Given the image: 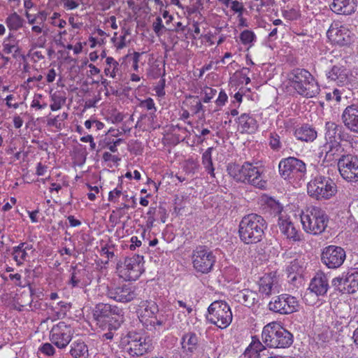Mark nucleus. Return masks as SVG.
<instances>
[{
    "instance_id": "nucleus-7",
    "label": "nucleus",
    "mask_w": 358,
    "mask_h": 358,
    "mask_svg": "<svg viewBox=\"0 0 358 358\" xmlns=\"http://www.w3.org/2000/svg\"><path fill=\"white\" fill-rule=\"evenodd\" d=\"M278 170L280 176L290 182L304 179L307 171L306 164L294 157L281 159L278 164Z\"/></svg>"
},
{
    "instance_id": "nucleus-32",
    "label": "nucleus",
    "mask_w": 358,
    "mask_h": 358,
    "mask_svg": "<svg viewBox=\"0 0 358 358\" xmlns=\"http://www.w3.org/2000/svg\"><path fill=\"white\" fill-rule=\"evenodd\" d=\"M199 338L194 332H188L182 338V348L184 351L193 353L198 348Z\"/></svg>"
},
{
    "instance_id": "nucleus-29",
    "label": "nucleus",
    "mask_w": 358,
    "mask_h": 358,
    "mask_svg": "<svg viewBox=\"0 0 358 358\" xmlns=\"http://www.w3.org/2000/svg\"><path fill=\"white\" fill-rule=\"evenodd\" d=\"M248 166V162H244L242 165L230 163L227 165V171L228 174L234 180L238 182L244 183L246 180V171Z\"/></svg>"
},
{
    "instance_id": "nucleus-27",
    "label": "nucleus",
    "mask_w": 358,
    "mask_h": 358,
    "mask_svg": "<svg viewBox=\"0 0 358 358\" xmlns=\"http://www.w3.org/2000/svg\"><path fill=\"white\" fill-rule=\"evenodd\" d=\"M355 8V0H334L330 5L331 10L339 15H351Z\"/></svg>"
},
{
    "instance_id": "nucleus-10",
    "label": "nucleus",
    "mask_w": 358,
    "mask_h": 358,
    "mask_svg": "<svg viewBox=\"0 0 358 358\" xmlns=\"http://www.w3.org/2000/svg\"><path fill=\"white\" fill-rule=\"evenodd\" d=\"M126 351L133 357L142 356L153 348L152 341L149 336L136 331L128 333Z\"/></svg>"
},
{
    "instance_id": "nucleus-3",
    "label": "nucleus",
    "mask_w": 358,
    "mask_h": 358,
    "mask_svg": "<svg viewBox=\"0 0 358 358\" xmlns=\"http://www.w3.org/2000/svg\"><path fill=\"white\" fill-rule=\"evenodd\" d=\"M301 223L303 231L313 236L322 234L327 229L329 218L320 207L310 206L302 211Z\"/></svg>"
},
{
    "instance_id": "nucleus-26",
    "label": "nucleus",
    "mask_w": 358,
    "mask_h": 358,
    "mask_svg": "<svg viewBox=\"0 0 358 358\" xmlns=\"http://www.w3.org/2000/svg\"><path fill=\"white\" fill-rule=\"evenodd\" d=\"M348 70L343 66H334L327 73V78L338 85H344L348 83Z\"/></svg>"
},
{
    "instance_id": "nucleus-53",
    "label": "nucleus",
    "mask_w": 358,
    "mask_h": 358,
    "mask_svg": "<svg viewBox=\"0 0 358 358\" xmlns=\"http://www.w3.org/2000/svg\"><path fill=\"white\" fill-rule=\"evenodd\" d=\"M231 9L235 13H242L243 10V6L242 3L239 2L237 0L232 1L230 3Z\"/></svg>"
},
{
    "instance_id": "nucleus-13",
    "label": "nucleus",
    "mask_w": 358,
    "mask_h": 358,
    "mask_svg": "<svg viewBox=\"0 0 358 358\" xmlns=\"http://www.w3.org/2000/svg\"><path fill=\"white\" fill-rule=\"evenodd\" d=\"M73 336V330L71 326L64 322L55 324L50 331V341L59 349L66 348Z\"/></svg>"
},
{
    "instance_id": "nucleus-15",
    "label": "nucleus",
    "mask_w": 358,
    "mask_h": 358,
    "mask_svg": "<svg viewBox=\"0 0 358 358\" xmlns=\"http://www.w3.org/2000/svg\"><path fill=\"white\" fill-rule=\"evenodd\" d=\"M341 176L347 181H358V158L352 155H343L338 160Z\"/></svg>"
},
{
    "instance_id": "nucleus-50",
    "label": "nucleus",
    "mask_w": 358,
    "mask_h": 358,
    "mask_svg": "<svg viewBox=\"0 0 358 358\" xmlns=\"http://www.w3.org/2000/svg\"><path fill=\"white\" fill-rule=\"evenodd\" d=\"M217 90L215 89H213L211 87H206L204 89V97L203 99V101L204 103H208L216 94Z\"/></svg>"
},
{
    "instance_id": "nucleus-41",
    "label": "nucleus",
    "mask_w": 358,
    "mask_h": 358,
    "mask_svg": "<svg viewBox=\"0 0 358 358\" xmlns=\"http://www.w3.org/2000/svg\"><path fill=\"white\" fill-rule=\"evenodd\" d=\"M266 206L270 208L271 213L275 215H279L282 210L280 203L272 198L267 199Z\"/></svg>"
},
{
    "instance_id": "nucleus-61",
    "label": "nucleus",
    "mask_w": 358,
    "mask_h": 358,
    "mask_svg": "<svg viewBox=\"0 0 358 358\" xmlns=\"http://www.w3.org/2000/svg\"><path fill=\"white\" fill-rule=\"evenodd\" d=\"M42 95L41 94H36L34 96V99L31 102V106L32 108H37L38 109H41L40 99L42 98Z\"/></svg>"
},
{
    "instance_id": "nucleus-34",
    "label": "nucleus",
    "mask_w": 358,
    "mask_h": 358,
    "mask_svg": "<svg viewBox=\"0 0 358 358\" xmlns=\"http://www.w3.org/2000/svg\"><path fill=\"white\" fill-rule=\"evenodd\" d=\"M306 267V262L303 257H299L292 261L289 266L287 267V271L289 274L292 273H302Z\"/></svg>"
},
{
    "instance_id": "nucleus-39",
    "label": "nucleus",
    "mask_w": 358,
    "mask_h": 358,
    "mask_svg": "<svg viewBox=\"0 0 358 358\" xmlns=\"http://www.w3.org/2000/svg\"><path fill=\"white\" fill-rule=\"evenodd\" d=\"M266 350V348L263 345V344L259 341L255 340L252 341L250 345L245 350V353H250V352H254L255 353V357H259V353Z\"/></svg>"
},
{
    "instance_id": "nucleus-12",
    "label": "nucleus",
    "mask_w": 358,
    "mask_h": 358,
    "mask_svg": "<svg viewBox=\"0 0 358 358\" xmlns=\"http://www.w3.org/2000/svg\"><path fill=\"white\" fill-rule=\"evenodd\" d=\"M143 257L134 255L124 259L122 265L117 268L119 275L125 280H136L143 273L142 260Z\"/></svg>"
},
{
    "instance_id": "nucleus-2",
    "label": "nucleus",
    "mask_w": 358,
    "mask_h": 358,
    "mask_svg": "<svg viewBox=\"0 0 358 358\" xmlns=\"http://www.w3.org/2000/svg\"><path fill=\"white\" fill-rule=\"evenodd\" d=\"M266 228V222L262 216L251 213L245 215L241 220L238 236L245 244H255L263 239Z\"/></svg>"
},
{
    "instance_id": "nucleus-30",
    "label": "nucleus",
    "mask_w": 358,
    "mask_h": 358,
    "mask_svg": "<svg viewBox=\"0 0 358 358\" xmlns=\"http://www.w3.org/2000/svg\"><path fill=\"white\" fill-rule=\"evenodd\" d=\"M358 289V268L351 269L344 279L343 292L352 294Z\"/></svg>"
},
{
    "instance_id": "nucleus-60",
    "label": "nucleus",
    "mask_w": 358,
    "mask_h": 358,
    "mask_svg": "<svg viewBox=\"0 0 358 358\" xmlns=\"http://www.w3.org/2000/svg\"><path fill=\"white\" fill-rule=\"evenodd\" d=\"M64 2V7L69 10H73L77 8L79 4L74 0H62Z\"/></svg>"
},
{
    "instance_id": "nucleus-37",
    "label": "nucleus",
    "mask_w": 358,
    "mask_h": 358,
    "mask_svg": "<svg viewBox=\"0 0 358 358\" xmlns=\"http://www.w3.org/2000/svg\"><path fill=\"white\" fill-rule=\"evenodd\" d=\"M85 273V270L76 269V268H73V271L71 275V278L69 280V285L72 286V287H81L84 285L82 282V276Z\"/></svg>"
},
{
    "instance_id": "nucleus-62",
    "label": "nucleus",
    "mask_w": 358,
    "mask_h": 358,
    "mask_svg": "<svg viewBox=\"0 0 358 358\" xmlns=\"http://www.w3.org/2000/svg\"><path fill=\"white\" fill-rule=\"evenodd\" d=\"M332 284L334 287H337L342 291V289L344 287V279L341 278H335L332 280Z\"/></svg>"
},
{
    "instance_id": "nucleus-51",
    "label": "nucleus",
    "mask_w": 358,
    "mask_h": 358,
    "mask_svg": "<svg viewBox=\"0 0 358 358\" xmlns=\"http://www.w3.org/2000/svg\"><path fill=\"white\" fill-rule=\"evenodd\" d=\"M140 106L145 108L148 110H153L154 112L157 110L154 101L151 98H148L142 101L140 103Z\"/></svg>"
},
{
    "instance_id": "nucleus-46",
    "label": "nucleus",
    "mask_w": 358,
    "mask_h": 358,
    "mask_svg": "<svg viewBox=\"0 0 358 358\" xmlns=\"http://www.w3.org/2000/svg\"><path fill=\"white\" fill-rule=\"evenodd\" d=\"M255 293L249 291L242 293L243 302L245 306L250 307L255 303Z\"/></svg>"
},
{
    "instance_id": "nucleus-9",
    "label": "nucleus",
    "mask_w": 358,
    "mask_h": 358,
    "mask_svg": "<svg viewBox=\"0 0 358 358\" xmlns=\"http://www.w3.org/2000/svg\"><path fill=\"white\" fill-rule=\"evenodd\" d=\"M192 261L196 272L210 273L216 262L213 252L205 245L197 246L192 252Z\"/></svg>"
},
{
    "instance_id": "nucleus-57",
    "label": "nucleus",
    "mask_w": 358,
    "mask_h": 358,
    "mask_svg": "<svg viewBox=\"0 0 358 358\" xmlns=\"http://www.w3.org/2000/svg\"><path fill=\"white\" fill-rule=\"evenodd\" d=\"M227 101V94L223 91L221 90L219 93V96L216 100V103L217 106H223L226 101Z\"/></svg>"
},
{
    "instance_id": "nucleus-54",
    "label": "nucleus",
    "mask_w": 358,
    "mask_h": 358,
    "mask_svg": "<svg viewBox=\"0 0 358 358\" xmlns=\"http://www.w3.org/2000/svg\"><path fill=\"white\" fill-rule=\"evenodd\" d=\"M144 52H134L133 54V69L135 71H138V62L140 61L141 56Z\"/></svg>"
},
{
    "instance_id": "nucleus-17",
    "label": "nucleus",
    "mask_w": 358,
    "mask_h": 358,
    "mask_svg": "<svg viewBox=\"0 0 358 358\" xmlns=\"http://www.w3.org/2000/svg\"><path fill=\"white\" fill-rule=\"evenodd\" d=\"M106 295L117 302L128 303L134 300L137 294L134 286L130 284H122L108 287Z\"/></svg>"
},
{
    "instance_id": "nucleus-19",
    "label": "nucleus",
    "mask_w": 358,
    "mask_h": 358,
    "mask_svg": "<svg viewBox=\"0 0 358 358\" xmlns=\"http://www.w3.org/2000/svg\"><path fill=\"white\" fill-rule=\"evenodd\" d=\"M245 176L247 178L244 181L245 184L251 185L259 189H264L266 187V180L264 178L263 171L260 167L248 162Z\"/></svg>"
},
{
    "instance_id": "nucleus-49",
    "label": "nucleus",
    "mask_w": 358,
    "mask_h": 358,
    "mask_svg": "<svg viewBox=\"0 0 358 358\" xmlns=\"http://www.w3.org/2000/svg\"><path fill=\"white\" fill-rule=\"evenodd\" d=\"M148 75L152 78H158L162 75H164V72H162V69L159 64H153L148 71Z\"/></svg>"
},
{
    "instance_id": "nucleus-14",
    "label": "nucleus",
    "mask_w": 358,
    "mask_h": 358,
    "mask_svg": "<svg viewBox=\"0 0 358 358\" xmlns=\"http://www.w3.org/2000/svg\"><path fill=\"white\" fill-rule=\"evenodd\" d=\"M346 258L345 250L337 245H330L323 248L322 262L329 268L336 269L343 265Z\"/></svg>"
},
{
    "instance_id": "nucleus-59",
    "label": "nucleus",
    "mask_w": 358,
    "mask_h": 358,
    "mask_svg": "<svg viewBox=\"0 0 358 358\" xmlns=\"http://www.w3.org/2000/svg\"><path fill=\"white\" fill-rule=\"evenodd\" d=\"M101 85L105 87L106 90V94L109 93L114 94L117 92V91L114 88L110 86V82L108 81L106 79H103L101 80Z\"/></svg>"
},
{
    "instance_id": "nucleus-52",
    "label": "nucleus",
    "mask_w": 358,
    "mask_h": 358,
    "mask_svg": "<svg viewBox=\"0 0 358 358\" xmlns=\"http://www.w3.org/2000/svg\"><path fill=\"white\" fill-rule=\"evenodd\" d=\"M104 73L106 76L115 78L116 76L119 73V66H106L104 69Z\"/></svg>"
},
{
    "instance_id": "nucleus-21",
    "label": "nucleus",
    "mask_w": 358,
    "mask_h": 358,
    "mask_svg": "<svg viewBox=\"0 0 358 358\" xmlns=\"http://www.w3.org/2000/svg\"><path fill=\"white\" fill-rule=\"evenodd\" d=\"M278 225L281 233L283 234L287 238L294 242L303 241V234L296 229L289 217L282 215L279 216Z\"/></svg>"
},
{
    "instance_id": "nucleus-45",
    "label": "nucleus",
    "mask_w": 358,
    "mask_h": 358,
    "mask_svg": "<svg viewBox=\"0 0 358 358\" xmlns=\"http://www.w3.org/2000/svg\"><path fill=\"white\" fill-rule=\"evenodd\" d=\"M152 29L157 36H160L163 34V31L166 27L163 24L162 20L160 17H157L152 24Z\"/></svg>"
},
{
    "instance_id": "nucleus-44",
    "label": "nucleus",
    "mask_w": 358,
    "mask_h": 358,
    "mask_svg": "<svg viewBox=\"0 0 358 358\" xmlns=\"http://www.w3.org/2000/svg\"><path fill=\"white\" fill-rule=\"evenodd\" d=\"M38 352L45 356H52L55 353V349L52 343H45L43 344L38 349Z\"/></svg>"
},
{
    "instance_id": "nucleus-16",
    "label": "nucleus",
    "mask_w": 358,
    "mask_h": 358,
    "mask_svg": "<svg viewBox=\"0 0 358 358\" xmlns=\"http://www.w3.org/2000/svg\"><path fill=\"white\" fill-rule=\"evenodd\" d=\"M299 302L297 299L289 294L275 296L268 303L270 310L280 314H291L297 311Z\"/></svg>"
},
{
    "instance_id": "nucleus-20",
    "label": "nucleus",
    "mask_w": 358,
    "mask_h": 358,
    "mask_svg": "<svg viewBox=\"0 0 358 358\" xmlns=\"http://www.w3.org/2000/svg\"><path fill=\"white\" fill-rule=\"evenodd\" d=\"M341 119L348 129L358 134V103L347 106L342 113Z\"/></svg>"
},
{
    "instance_id": "nucleus-4",
    "label": "nucleus",
    "mask_w": 358,
    "mask_h": 358,
    "mask_svg": "<svg viewBox=\"0 0 358 358\" xmlns=\"http://www.w3.org/2000/svg\"><path fill=\"white\" fill-rule=\"evenodd\" d=\"M262 338L265 345L272 348H288L294 342L292 334L275 322L264 326Z\"/></svg>"
},
{
    "instance_id": "nucleus-11",
    "label": "nucleus",
    "mask_w": 358,
    "mask_h": 358,
    "mask_svg": "<svg viewBox=\"0 0 358 358\" xmlns=\"http://www.w3.org/2000/svg\"><path fill=\"white\" fill-rule=\"evenodd\" d=\"M158 312L157 304L152 300L141 301L137 309V315L140 321L147 327L163 325V319L157 315Z\"/></svg>"
},
{
    "instance_id": "nucleus-47",
    "label": "nucleus",
    "mask_w": 358,
    "mask_h": 358,
    "mask_svg": "<svg viewBox=\"0 0 358 358\" xmlns=\"http://www.w3.org/2000/svg\"><path fill=\"white\" fill-rule=\"evenodd\" d=\"M60 14L59 13H54L50 17V23L53 26L63 28L66 26V22L63 19H59Z\"/></svg>"
},
{
    "instance_id": "nucleus-42",
    "label": "nucleus",
    "mask_w": 358,
    "mask_h": 358,
    "mask_svg": "<svg viewBox=\"0 0 358 358\" xmlns=\"http://www.w3.org/2000/svg\"><path fill=\"white\" fill-rule=\"evenodd\" d=\"M338 129V125H337L335 122H327L325 124L326 137H328L329 139L335 138Z\"/></svg>"
},
{
    "instance_id": "nucleus-58",
    "label": "nucleus",
    "mask_w": 358,
    "mask_h": 358,
    "mask_svg": "<svg viewBox=\"0 0 358 358\" xmlns=\"http://www.w3.org/2000/svg\"><path fill=\"white\" fill-rule=\"evenodd\" d=\"M101 255H106L108 259L113 258L114 256V252L109 250L108 245H105L101 249Z\"/></svg>"
},
{
    "instance_id": "nucleus-63",
    "label": "nucleus",
    "mask_w": 358,
    "mask_h": 358,
    "mask_svg": "<svg viewBox=\"0 0 358 358\" xmlns=\"http://www.w3.org/2000/svg\"><path fill=\"white\" fill-rule=\"evenodd\" d=\"M160 82L162 83L161 85L157 86L155 88V92L157 94V96H164L165 94V92L164 90L165 80H162Z\"/></svg>"
},
{
    "instance_id": "nucleus-25",
    "label": "nucleus",
    "mask_w": 358,
    "mask_h": 358,
    "mask_svg": "<svg viewBox=\"0 0 358 358\" xmlns=\"http://www.w3.org/2000/svg\"><path fill=\"white\" fill-rule=\"evenodd\" d=\"M294 136L299 141L310 143L316 139L317 132L312 125L303 124L294 129Z\"/></svg>"
},
{
    "instance_id": "nucleus-1",
    "label": "nucleus",
    "mask_w": 358,
    "mask_h": 358,
    "mask_svg": "<svg viewBox=\"0 0 358 358\" xmlns=\"http://www.w3.org/2000/svg\"><path fill=\"white\" fill-rule=\"evenodd\" d=\"M287 87L306 98L315 97L320 87L312 74L304 69L296 68L287 75Z\"/></svg>"
},
{
    "instance_id": "nucleus-36",
    "label": "nucleus",
    "mask_w": 358,
    "mask_h": 358,
    "mask_svg": "<svg viewBox=\"0 0 358 358\" xmlns=\"http://www.w3.org/2000/svg\"><path fill=\"white\" fill-rule=\"evenodd\" d=\"M6 24L10 30L17 31L22 27L23 19L17 13H13L6 19Z\"/></svg>"
},
{
    "instance_id": "nucleus-6",
    "label": "nucleus",
    "mask_w": 358,
    "mask_h": 358,
    "mask_svg": "<svg viewBox=\"0 0 358 358\" xmlns=\"http://www.w3.org/2000/svg\"><path fill=\"white\" fill-rule=\"evenodd\" d=\"M336 192V185L329 177L317 176L307 185L308 195L317 200L329 199Z\"/></svg>"
},
{
    "instance_id": "nucleus-18",
    "label": "nucleus",
    "mask_w": 358,
    "mask_h": 358,
    "mask_svg": "<svg viewBox=\"0 0 358 358\" xmlns=\"http://www.w3.org/2000/svg\"><path fill=\"white\" fill-rule=\"evenodd\" d=\"M327 37L334 43L344 46L352 42V33L344 25L332 24L327 32Z\"/></svg>"
},
{
    "instance_id": "nucleus-55",
    "label": "nucleus",
    "mask_w": 358,
    "mask_h": 358,
    "mask_svg": "<svg viewBox=\"0 0 358 358\" xmlns=\"http://www.w3.org/2000/svg\"><path fill=\"white\" fill-rule=\"evenodd\" d=\"M59 118L60 116L57 115L55 117L48 120L47 124L48 126L55 127L57 129H61L62 124L60 122L61 121L59 120Z\"/></svg>"
},
{
    "instance_id": "nucleus-23",
    "label": "nucleus",
    "mask_w": 358,
    "mask_h": 358,
    "mask_svg": "<svg viewBox=\"0 0 358 358\" xmlns=\"http://www.w3.org/2000/svg\"><path fill=\"white\" fill-rule=\"evenodd\" d=\"M329 288L327 276L322 272H318L311 280L308 290L317 296H324Z\"/></svg>"
},
{
    "instance_id": "nucleus-22",
    "label": "nucleus",
    "mask_w": 358,
    "mask_h": 358,
    "mask_svg": "<svg viewBox=\"0 0 358 358\" xmlns=\"http://www.w3.org/2000/svg\"><path fill=\"white\" fill-rule=\"evenodd\" d=\"M259 285V292L266 296L280 292L278 279L274 274L264 275L260 278Z\"/></svg>"
},
{
    "instance_id": "nucleus-40",
    "label": "nucleus",
    "mask_w": 358,
    "mask_h": 358,
    "mask_svg": "<svg viewBox=\"0 0 358 358\" xmlns=\"http://www.w3.org/2000/svg\"><path fill=\"white\" fill-rule=\"evenodd\" d=\"M240 39L243 45H249L251 46L256 39V36L254 32L250 30H244L240 35Z\"/></svg>"
},
{
    "instance_id": "nucleus-33",
    "label": "nucleus",
    "mask_w": 358,
    "mask_h": 358,
    "mask_svg": "<svg viewBox=\"0 0 358 358\" xmlns=\"http://www.w3.org/2000/svg\"><path fill=\"white\" fill-rule=\"evenodd\" d=\"M213 147L208 148L203 154L201 157V163L205 171L213 178H215V168L213 163L212 152Z\"/></svg>"
},
{
    "instance_id": "nucleus-48",
    "label": "nucleus",
    "mask_w": 358,
    "mask_h": 358,
    "mask_svg": "<svg viewBox=\"0 0 358 358\" xmlns=\"http://www.w3.org/2000/svg\"><path fill=\"white\" fill-rule=\"evenodd\" d=\"M3 51L6 54L13 53V56L15 57L16 54L20 51V48L15 44L8 43L4 41L3 43Z\"/></svg>"
},
{
    "instance_id": "nucleus-56",
    "label": "nucleus",
    "mask_w": 358,
    "mask_h": 358,
    "mask_svg": "<svg viewBox=\"0 0 358 358\" xmlns=\"http://www.w3.org/2000/svg\"><path fill=\"white\" fill-rule=\"evenodd\" d=\"M122 194V191L117 189H115L110 191L108 194V200L110 201L115 202L116 199H118Z\"/></svg>"
},
{
    "instance_id": "nucleus-38",
    "label": "nucleus",
    "mask_w": 358,
    "mask_h": 358,
    "mask_svg": "<svg viewBox=\"0 0 358 358\" xmlns=\"http://www.w3.org/2000/svg\"><path fill=\"white\" fill-rule=\"evenodd\" d=\"M341 149V147L336 141H330L329 142H327L322 147V152H326V157H334L340 150Z\"/></svg>"
},
{
    "instance_id": "nucleus-24",
    "label": "nucleus",
    "mask_w": 358,
    "mask_h": 358,
    "mask_svg": "<svg viewBox=\"0 0 358 358\" xmlns=\"http://www.w3.org/2000/svg\"><path fill=\"white\" fill-rule=\"evenodd\" d=\"M34 248L32 244L27 242H22L17 246L13 248L12 255L17 266H21L27 261L29 252H34Z\"/></svg>"
},
{
    "instance_id": "nucleus-5",
    "label": "nucleus",
    "mask_w": 358,
    "mask_h": 358,
    "mask_svg": "<svg viewBox=\"0 0 358 358\" xmlns=\"http://www.w3.org/2000/svg\"><path fill=\"white\" fill-rule=\"evenodd\" d=\"M122 309L108 303H99L93 310V317L99 324H108L110 329H117L123 322Z\"/></svg>"
},
{
    "instance_id": "nucleus-8",
    "label": "nucleus",
    "mask_w": 358,
    "mask_h": 358,
    "mask_svg": "<svg viewBox=\"0 0 358 358\" xmlns=\"http://www.w3.org/2000/svg\"><path fill=\"white\" fill-rule=\"evenodd\" d=\"M233 315L228 303L224 301H215L208 308V321L220 329H226L232 322Z\"/></svg>"
},
{
    "instance_id": "nucleus-35",
    "label": "nucleus",
    "mask_w": 358,
    "mask_h": 358,
    "mask_svg": "<svg viewBox=\"0 0 358 358\" xmlns=\"http://www.w3.org/2000/svg\"><path fill=\"white\" fill-rule=\"evenodd\" d=\"M66 97L60 92H55L50 94V101L52 103L50 107L52 111L59 110L65 104Z\"/></svg>"
},
{
    "instance_id": "nucleus-28",
    "label": "nucleus",
    "mask_w": 358,
    "mask_h": 358,
    "mask_svg": "<svg viewBox=\"0 0 358 358\" xmlns=\"http://www.w3.org/2000/svg\"><path fill=\"white\" fill-rule=\"evenodd\" d=\"M238 128L241 133L253 134L257 128V121L249 113H243L238 119Z\"/></svg>"
},
{
    "instance_id": "nucleus-64",
    "label": "nucleus",
    "mask_w": 358,
    "mask_h": 358,
    "mask_svg": "<svg viewBox=\"0 0 358 358\" xmlns=\"http://www.w3.org/2000/svg\"><path fill=\"white\" fill-rule=\"evenodd\" d=\"M131 244L129 248L131 250H135L136 247H139L141 245V241L138 238L137 236H132L131 238Z\"/></svg>"
},
{
    "instance_id": "nucleus-31",
    "label": "nucleus",
    "mask_w": 358,
    "mask_h": 358,
    "mask_svg": "<svg viewBox=\"0 0 358 358\" xmlns=\"http://www.w3.org/2000/svg\"><path fill=\"white\" fill-rule=\"evenodd\" d=\"M70 354L73 358H88V348L84 341L78 339L71 343Z\"/></svg>"
},
{
    "instance_id": "nucleus-43",
    "label": "nucleus",
    "mask_w": 358,
    "mask_h": 358,
    "mask_svg": "<svg viewBox=\"0 0 358 358\" xmlns=\"http://www.w3.org/2000/svg\"><path fill=\"white\" fill-rule=\"evenodd\" d=\"M269 145L275 151H278L282 148L280 138L276 133H271L269 136Z\"/></svg>"
}]
</instances>
